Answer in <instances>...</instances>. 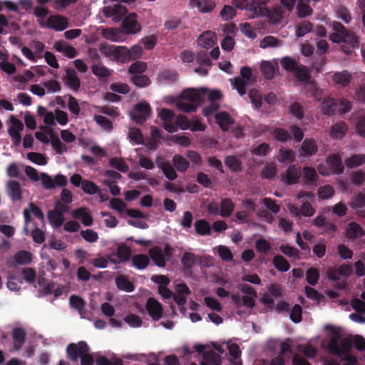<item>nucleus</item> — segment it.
Wrapping results in <instances>:
<instances>
[{"label": "nucleus", "instance_id": "nucleus-1", "mask_svg": "<svg viewBox=\"0 0 365 365\" xmlns=\"http://www.w3.org/2000/svg\"><path fill=\"white\" fill-rule=\"evenodd\" d=\"M266 0H232L233 6L240 9H245L250 12L249 19L265 16L269 14V10L264 6Z\"/></svg>", "mask_w": 365, "mask_h": 365}, {"label": "nucleus", "instance_id": "nucleus-2", "mask_svg": "<svg viewBox=\"0 0 365 365\" xmlns=\"http://www.w3.org/2000/svg\"><path fill=\"white\" fill-rule=\"evenodd\" d=\"M331 26L334 32L331 34L329 39L334 43H345L352 48H358L359 41L358 37L348 31L340 22L333 21Z\"/></svg>", "mask_w": 365, "mask_h": 365}, {"label": "nucleus", "instance_id": "nucleus-3", "mask_svg": "<svg viewBox=\"0 0 365 365\" xmlns=\"http://www.w3.org/2000/svg\"><path fill=\"white\" fill-rule=\"evenodd\" d=\"M151 113V107L147 102H140L136 103L130 115L131 119L135 123L142 125L143 124Z\"/></svg>", "mask_w": 365, "mask_h": 365}, {"label": "nucleus", "instance_id": "nucleus-4", "mask_svg": "<svg viewBox=\"0 0 365 365\" xmlns=\"http://www.w3.org/2000/svg\"><path fill=\"white\" fill-rule=\"evenodd\" d=\"M89 351V346L84 341L77 344L71 343L66 347L67 357L73 362H77L78 359L83 357Z\"/></svg>", "mask_w": 365, "mask_h": 365}, {"label": "nucleus", "instance_id": "nucleus-5", "mask_svg": "<svg viewBox=\"0 0 365 365\" xmlns=\"http://www.w3.org/2000/svg\"><path fill=\"white\" fill-rule=\"evenodd\" d=\"M324 329L329 331L331 337L327 344V349L329 353L334 355H340L341 353V349L338 344V341L341 336V329L336 327L331 324H326Z\"/></svg>", "mask_w": 365, "mask_h": 365}, {"label": "nucleus", "instance_id": "nucleus-6", "mask_svg": "<svg viewBox=\"0 0 365 365\" xmlns=\"http://www.w3.org/2000/svg\"><path fill=\"white\" fill-rule=\"evenodd\" d=\"M39 24L41 27H46L57 31H63L68 27L67 18L60 14L51 15L47 19L46 22L42 20L39 21Z\"/></svg>", "mask_w": 365, "mask_h": 365}, {"label": "nucleus", "instance_id": "nucleus-7", "mask_svg": "<svg viewBox=\"0 0 365 365\" xmlns=\"http://www.w3.org/2000/svg\"><path fill=\"white\" fill-rule=\"evenodd\" d=\"M327 163L331 171H323L322 168L319 167V172L321 175L326 176L329 175L330 173L332 174L339 175L344 172V167L339 154H332L329 155L327 159Z\"/></svg>", "mask_w": 365, "mask_h": 365}, {"label": "nucleus", "instance_id": "nucleus-8", "mask_svg": "<svg viewBox=\"0 0 365 365\" xmlns=\"http://www.w3.org/2000/svg\"><path fill=\"white\" fill-rule=\"evenodd\" d=\"M207 93V90L202 88L200 91L195 88H187L181 93V98L184 100L189 101L190 103L200 106L205 101V96Z\"/></svg>", "mask_w": 365, "mask_h": 365}, {"label": "nucleus", "instance_id": "nucleus-9", "mask_svg": "<svg viewBox=\"0 0 365 365\" xmlns=\"http://www.w3.org/2000/svg\"><path fill=\"white\" fill-rule=\"evenodd\" d=\"M127 8L121 4L106 6L103 9V13L106 17H112L115 22L120 21L127 14Z\"/></svg>", "mask_w": 365, "mask_h": 365}, {"label": "nucleus", "instance_id": "nucleus-10", "mask_svg": "<svg viewBox=\"0 0 365 365\" xmlns=\"http://www.w3.org/2000/svg\"><path fill=\"white\" fill-rule=\"evenodd\" d=\"M122 26L125 34H135L141 30V26L137 21V14L130 13L124 18Z\"/></svg>", "mask_w": 365, "mask_h": 365}, {"label": "nucleus", "instance_id": "nucleus-11", "mask_svg": "<svg viewBox=\"0 0 365 365\" xmlns=\"http://www.w3.org/2000/svg\"><path fill=\"white\" fill-rule=\"evenodd\" d=\"M302 171L299 167L296 165H290L285 170L282 176V181L287 185H292L298 183Z\"/></svg>", "mask_w": 365, "mask_h": 365}, {"label": "nucleus", "instance_id": "nucleus-12", "mask_svg": "<svg viewBox=\"0 0 365 365\" xmlns=\"http://www.w3.org/2000/svg\"><path fill=\"white\" fill-rule=\"evenodd\" d=\"M146 309L148 314L155 321L159 320L163 315L162 304L155 298L150 297L146 302Z\"/></svg>", "mask_w": 365, "mask_h": 365}, {"label": "nucleus", "instance_id": "nucleus-13", "mask_svg": "<svg viewBox=\"0 0 365 365\" xmlns=\"http://www.w3.org/2000/svg\"><path fill=\"white\" fill-rule=\"evenodd\" d=\"M344 235L347 239L355 240L365 235V232L359 223L351 222L347 225Z\"/></svg>", "mask_w": 365, "mask_h": 365}, {"label": "nucleus", "instance_id": "nucleus-14", "mask_svg": "<svg viewBox=\"0 0 365 365\" xmlns=\"http://www.w3.org/2000/svg\"><path fill=\"white\" fill-rule=\"evenodd\" d=\"M41 129L49 135L51 145L58 154H62L67 151V146L61 141L57 135L54 134L53 130L51 127L44 126L42 127Z\"/></svg>", "mask_w": 365, "mask_h": 365}, {"label": "nucleus", "instance_id": "nucleus-15", "mask_svg": "<svg viewBox=\"0 0 365 365\" xmlns=\"http://www.w3.org/2000/svg\"><path fill=\"white\" fill-rule=\"evenodd\" d=\"M65 83L72 90L77 91L81 86L80 78L77 76L76 71L71 68H66V76L63 78Z\"/></svg>", "mask_w": 365, "mask_h": 365}, {"label": "nucleus", "instance_id": "nucleus-16", "mask_svg": "<svg viewBox=\"0 0 365 365\" xmlns=\"http://www.w3.org/2000/svg\"><path fill=\"white\" fill-rule=\"evenodd\" d=\"M293 73L297 81L307 83L311 85L314 84V81H310L312 78L311 71L306 66L299 64Z\"/></svg>", "mask_w": 365, "mask_h": 365}, {"label": "nucleus", "instance_id": "nucleus-17", "mask_svg": "<svg viewBox=\"0 0 365 365\" xmlns=\"http://www.w3.org/2000/svg\"><path fill=\"white\" fill-rule=\"evenodd\" d=\"M148 255L154 263L159 267H165L166 257L164 255L161 247L155 246L148 250Z\"/></svg>", "mask_w": 365, "mask_h": 365}, {"label": "nucleus", "instance_id": "nucleus-18", "mask_svg": "<svg viewBox=\"0 0 365 365\" xmlns=\"http://www.w3.org/2000/svg\"><path fill=\"white\" fill-rule=\"evenodd\" d=\"M215 120L216 123L222 131H227L230 126L235 123L234 119L225 111L217 113L215 115Z\"/></svg>", "mask_w": 365, "mask_h": 365}, {"label": "nucleus", "instance_id": "nucleus-19", "mask_svg": "<svg viewBox=\"0 0 365 365\" xmlns=\"http://www.w3.org/2000/svg\"><path fill=\"white\" fill-rule=\"evenodd\" d=\"M190 3L203 14L212 11L216 6L215 0H190Z\"/></svg>", "mask_w": 365, "mask_h": 365}, {"label": "nucleus", "instance_id": "nucleus-20", "mask_svg": "<svg viewBox=\"0 0 365 365\" xmlns=\"http://www.w3.org/2000/svg\"><path fill=\"white\" fill-rule=\"evenodd\" d=\"M301 150L302 151V157H309L317 153L318 147L313 138H305L302 144Z\"/></svg>", "mask_w": 365, "mask_h": 365}, {"label": "nucleus", "instance_id": "nucleus-21", "mask_svg": "<svg viewBox=\"0 0 365 365\" xmlns=\"http://www.w3.org/2000/svg\"><path fill=\"white\" fill-rule=\"evenodd\" d=\"M72 216L75 219H80L82 224L85 226H91L93 224V217L86 207H80L74 210L72 212Z\"/></svg>", "mask_w": 365, "mask_h": 365}, {"label": "nucleus", "instance_id": "nucleus-22", "mask_svg": "<svg viewBox=\"0 0 365 365\" xmlns=\"http://www.w3.org/2000/svg\"><path fill=\"white\" fill-rule=\"evenodd\" d=\"M338 101L333 98H325L322 103V110L324 114L334 115L338 109Z\"/></svg>", "mask_w": 365, "mask_h": 365}, {"label": "nucleus", "instance_id": "nucleus-23", "mask_svg": "<svg viewBox=\"0 0 365 365\" xmlns=\"http://www.w3.org/2000/svg\"><path fill=\"white\" fill-rule=\"evenodd\" d=\"M200 365H221L222 357L213 350L204 352Z\"/></svg>", "mask_w": 365, "mask_h": 365}, {"label": "nucleus", "instance_id": "nucleus-24", "mask_svg": "<svg viewBox=\"0 0 365 365\" xmlns=\"http://www.w3.org/2000/svg\"><path fill=\"white\" fill-rule=\"evenodd\" d=\"M26 332L22 327H15L13 329L12 338L14 347L16 350L21 348L26 341Z\"/></svg>", "mask_w": 365, "mask_h": 365}, {"label": "nucleus", "instance_id": "nucleus-25", "mask_svg": "<svg viewBox=\"0 0 365 365\" xmlns=\"http://www.w3.org/2000/svg\"><path fill=\"white\" fill-rule=\"evenodd\" d=\"M9 195L13 201L20 200L22 197L21 187L19 182L10 180L7 182Z\"/></svg>", "mask_w": 365, "mask_h": 365}, {"label": "nucleus", "instance_id": "nucleus-26", "mask_svg": "<svg viewBox=\"0 0 365 365\" xmlns=\"http://www.w3.org/2000/svg\"><path fill=\"white\" fill-rule=\"evenodd\" d=\"M333 81L341 87H346L351 82L352 76L347 71L336 72L332 76Z\"/></svg>", "mask_w": 365, "mask_h": 365}, {"label": "nucleus", "instance_id": "nucleus-27", "mask_svg": "<svg viewBox=\"0 0 365 365\" xmlns=\"http://www.w3.org/2000/svg\"><path fill=\"white\" fill-rule=\"evenodd\" d=\"M194 225L195 232L200 236L210 235L212 234L211 226L205 219L196 220Z\"/></svg>", "mask_w": 365, "mask_h": 365}, {"label": "nucleus", "instance_id": "nucleus-28", "mask_svg": "<svg viewBox=\"0 0 365 365\" xmlns=\"http://www.w3.org/2000/svg\"><path fill=\"white\" fill-rule=\"evenodd\" d=\"M115 284L118 289L125 291L127 292H133L135 289L134 284L130 282L124 275H119L115 278Z\"/></svg>", "mask_w": 365, "mask_h": 365}, {"label": "nucleus", "instance_id": "nucleus-29", "mask_svg": "<svg viewBox=\"0 0 365 365\" xmlns=\"http://www.w3.org/2000/svg\"><path fill=\"white\" fill-rule=\"evenodd\" d=\"M235 208V204L230 198H223L220 202V215L223 217L231 215Z\"/></svg>", "mask_w": 365, "mask_h": 365}, {"label": "nucleus", "instance_id": "nucleus-30", "mask_svg": "<svg viewBox=\"0 0 365 365\" xmlns=\"http://www.w3.org/2000/svg\"><path fill=\"white\" fill-rule=\"evenodd\" d=\"M344 163L346 167L353 168L360 166L365 163L364 154H354L344 160Z\"/></svg>", "mask_w": 365, "mask_h": 365}, {"label": "nucleus", "instance_id": "nucleus-31", "mask_svg": "<svg viewBox=\"0 0 365 365\" xmlns=\"http://www.w3.org/2000/svg\"><path fill=\"white\" fill-rule=\"evenodd\" d=\"M172 161L174 167L180 173L185 172L190 166L189 161L179 154L175 155L173 157Z\"/></svg>", "mask_w": 365, "mask_h": 365}, {"label": "nucleus", "instance_id": "nucleus-32", "mask_svg": "<svg viewBox=\"0 0 365 365\" xmlns=\"http://www.w3.org/2000/svg\"><path fill=\"white\" fill-rule=\"evenodd\" d=\"M91 71L96 76L101 80L106 79L111 74L110 70L100 63L93 64L91 66Z\"/></svg>", "mask_w": 365, "mask_h": 365}, {"label": "nucleus", "instance_id": "nucleus-33", "mask_svg": "<svg viewBox=\"0 0 365 365\" xmlns=\"http://www.w3.org/2000/svg\"><path fill=\"white\" fill-rule=\"evenodd\" d=\"M48 219L53 227H59L64 222V215L57 210H49L48 212Z\"/></svg>", "mask_w": 365, "mask_h": 365}, {"label": "nucleus", "instance_id": "nucleus-34", "mask_svg": "<svg viewBox=\"0 0 365 365\" xmlns=\"http://www.w3.org/2000/svg\"><path fill=\"white\" fill-rule=\"evenodd\" d=\"M149 257L143 254H138L133 257L132 264L138 269H144L149 264Z\"/></svg>", "mask_w": 365, "mask_h": 365}, {"label": "nucleus", "instance_id": "nucleus-35", "mask_svg": "<svg viewBox=\"0 0 365 365\" xmlns=\"http://www.w3.org/2000/svg\"><path fill=\"white\" fill-rule=\"evenodd\" d=\"M130 81L138 88H145L151 83L150 78L143 74L132 75L130 76Z\"/></svg>", "mask_w": 365, "mask_h": 365}, {"label": "nucleus", "instance_id": "nucleus-36", "mask_svg": "<svg viewBox=\"0 0 365 365\" xmlns=\"http://www.w3.org/2000/svg\"><path fill=\"white\" fill-rule=\"evenodd\" d=\"M272 262L274 267L280 272H287L290 269L289 262L280 255L274 256Z\"/></svg>", "mask_w": 365, "mask_h": 365}, {"label": "nucleus", "instance_id": "nucleus-37", "mask_svg": "<svg viewBox=\"0 0 365 365\" xmlns=\"http://www.w3.org/2000/svg\"><path fill=\"white\" fill-rule=\"evenodd\" d=\"M260 70L265 78L272 79L275 75L276 68L270 61H264L260 64Z\"/></svg>", "mask_w": 365, "mask_h": 365}, {"label": "nucleus", "instance_id": "nucleus-38", "mask_svg": "<svg viewBox=\"0 0 365 365\" xmlns=\"http://www.w3.org/2000/svg\"><path fill=\"white\" fill-rule=\"evenodd\" d=\"M277 159L280 163H292L295 160V153L291 149L280 148Z\"/></svg>", "mask_w": 365, "mask_h": 365}, {"label": "nucleus", "instance_id": "nucleus-39", "mask_svg": "<svg viewBox=\"0 0 365 365\" xmlns=\"http://www.w3.org/2000/svg\"><path fill=\"white\" fill-rule=\"evenodd\" d=\"M225 164L231 171L238 172L242 170V163L234 155L227 156L225 159Z\"/></svg>", "mask_w": 365, "mask_h": 365}, {"label": "nucleus", "instance_id": "nucleus-40", "mask_svg": "<svg viewBox=\"0 0 365 365\" xmlns=\"http://www.w3.org/2000/svg\"><path fill=\"white\" fill-rule=\"evenodd\" d=\"M130 53L128 48L125 46H117L114 58L120 62L125 63L130 61Z\"/></svg>", "mask_w": 365, "mask_h": 365}, {"label": "nucleus", "instance_id": "nucleus-41", "mask_svg": "<svg viewBox=\"0 0 365 365\" xmlns=\"http://www.w3.org/2000/svg\"><path fill=\"white\" fill-rule=\"evenodd\" d=\"M14 260L18 264H28L32 260V255L28 251H18L14 255Z\"/></svg>", "mask_w": 365, "mask_h": 365}, {"label": "nucleus", "instance_id": "nucleus-42", "mask_svg": "<svg viewBox=\"0 0 365 365\" xmlns=\"http://www.w3.org/2000/svg\"><path fill=\"white\" fill-rule=\"evenodd\" d=\"M195 262V256L192 252H185L181 258V263L182 264L185 270L186 271L190 270Z\"/></svg>", "mask_w": 365, "mask_h": 365}, {"label": "nucleus", "instance_id": "nucleus-43", "mask_svg": "<svg viewBox=\"0 0 365 365\" xmlns=\"http://www.w3.org/2000/svg\"><path fill=\"white\" fill-rule=\"evenodd\" d=\"M347 129L346 123L343 121L336 123L331 128L332 135L334 138H341L345 135Z\"/></svg>", "mask_w": 365, "mask_h": 365}, {"label": "nucleus", "instance_id": "nucleus-44", "mask_svg": "<svg viewBox=\"0 0 365 365\" xmlns=\"http://www.w3.org/2000/svg\"><path fill=\"white\" fill-rule=\"evenodd\" d=\"M319 279V272L315 267H310L306 272V280L309 284L314 286Z\"/></svg>", "mask_w": 365, "mask_h": 365}, {"label": "nucleus", "instance_id": "nucleus-45", "mask_svg": "<svg viewBox=\"0 0 365 365\" xmlns=\"http://www.w3.org/2000/svg\"><path fill=\"white\" fill-rule=\"evenodd\" d=\"M69 303L72 308L76 309L79 314L82 313L86 306V302L79 296L71 295L69 298Z\"/></svg>", "mask_w": 365, "mask_h": 365}, {"label": "nucleus", "instance_id": "nucleus-46", "mask_svg": "<svg viewBox=\"0 0 365 365\" xmlns=\"http://www.w3.org/2000/svg\"><path fill=\"white\" fill-rule=\"evenodd\" d=\"M276 165L273 163H267L261 171V177L264 179L270 180L277 174Z\"/></svg>", "mask_w": 365, "mask_h": 365}, {"label": "nucleus", "instance_id": "nucleus-47", "mask_svg": "<svg viewBox=\"0 0 365 365\" xmlns=\"http://www.w3.org/2000/svg\"><path fill=\"white\" fill-rule=\"evenodd\" d=\"M195 60L201 66L210 67L212 65L209 57V54L206 51H201L198 52L195 56Z\"/></svg>", "mask_w": 365, "mask_h": 365}, {"label": "nucleus", "instance_id": "nucleus-48", "mask_svg": "<svg viewBox=\"0 0 365 365\" xmlns=\"http://www.w3.org/2000/svg\"><path fill=\"white\" fill-rule=\"evenodd\" d=\"M282 68L289 72L294 73L299 65L295 60L289 56L284 57L281 61Z\"/></svg>", "mask_w": 365, "mask_h": 365}, {"label": "nucleus", "instance_id": "nucleus-49", "mask_svg": "<svg viewBox=\"0 0 365 365\" xmlns=\"http://www.w3.org/2000/svg\"><path fill=\"white\" fill-rule=\"evenodd\" d=\"M248 96L255 108H261L262 105V98L258 90L255 88L251 89L249 91Z\"/></svg>", "mask_w": 365, "mask_h": 365}, {"label": "nucleus", "instance_id": "nucleus-50", "mask_svg": "<svg viewBox=\"0 0 365 365\" xmlns=\"http://www.w3.org/2000/svg\"><path fill=\"white\" fill-rule=\"evenodd\" d=\"M27 158L32 163L39 165H45L47 163V160L45 155L39 153H28Z\"/></svg>", "mask_w": 365, "mask_h": 365}, {"label": "nucleus", "instance_id": "nucleus-51", "mask_svg": "<svg viewBox=\"0 0 365 365\" xmlns=\"http://www.w3.org/2000/svg\"><path fill=\"white\" fill-rule=\"evenodd\" d=\"M128 137L137 145H142L143 143V135L139 128H130L128 132Z\"/></svg>", "mask_w": 365, "mask_h": 365}, {"label": "nucleus", "instance_id": "nucleus-52", "mask_svg": "<svg viewBox=\"0 0 365 365\" xmlns=\"http://www.w3.org/2000/svg\"><path fill=\"white\" fill-rule=\"evenodd\" d=\"M109 163L110 166L122 173H126L129 170L128 165L121 158H112L110 159Z\"/></svg>", "mask_w": 365, "mask_h": 365}, {"label": "nucleus", "instance_id": "nucleus-53", "mask_svg": "<svg viewBox=\"0 0 365 365\" xmlns=\"http://www.w3.org/2000/svg\"><path fill=\"white\" fill-rule=\"evenodd\" d=\"M297 16L299 18H305L308 16H310L313 12L311 6L308 4L304 2L298 3L297 6Z\"/></svg>", "mask_w": 365, "mask_h": 365}, {"label": "nucleus", "instance_id": "nucleus-54", "mask_svg": "<svg viewBox=\"0 0 365 365\" xmlns=\"http://www.w3.org/2000/svg\"><path fill=\"white\" fill-rule=\"evenodd\" d=\"M160 168L162 170L167 179L170 180H174L177 178L178 175L170 163H166L162 165H160Z\"/></svg>", "mask_w": 365, "mask_h": 365}, {"label": "nucleus", "instance_id": "nucleus-55", "mask_svg": "<svg viewBox=\"0 0 365 365\" xmlns=\"http://www.w3.org/2000/svg\"><path fill=\"white\" fill-rule=\"evenodd\" d=\"M337 18L342 20L345 24H349L351 21V15L349 10L344 6H339L336 9Z\"/></svg>", "mask_w": 365, "mask_h": 365}, {"label": "nucleus", "instance_id": "nucleus-56", "mask_svg": "<svg viewBox=\"0 0 365 365\" xmlns=\"http://www.w3.org/2000/svg\"><path fill=\"white\" fill-rule=\"evenodd\" d=\"M147 69V65L142 61H135L128 68V73L132 75L142 74Z\"/></svg>", "mask_w": 365, "mask_h": 365}, {"label": "nucleus", "instance_id": "nucleus-57", "mask_svg": "<svg viewBox=\"0 0 365 365\" xmlns=\"http://www.w3.org/2000/svg\"><path fill=\"white\" fill-rule=\"evenodd\" d=\"M279 249L284 255L294 259H298L299 257L300 252L297 249L290 246L289 244L282 245L279 247Z\"/></svg>", "mask_w": 365, "mask_h": 365}, {"label": "nucleus", "instance_id": "nucleus-58", "mask_svg": "<svg viewBox=\"0 0 365 365\" xmlns=\"http://www.w3.org/2000/svg\"><path fill=\"white\" fill-rule=\"evenodd\" d=\"M272 134L274 138L280 142H287L292 138L289 133L284 128H277L273 130Z\"/></svg>", "mask_w": 365, "mask_h": 365}, {"label": "nucleus", "instance_id": "nucleus-59", "mask_svg": "<svg viewBox=\"0 0 365 365\" xmlns=\"http://www.w3.org/2000/svg\"><path fill=\"white\" fill-rule=\"evenodd\" d=\"M130 250L125 245H120L117 248L116 255L120 262H126L130 257Z\"/></svg>", "mask_w": 365, "mask_h": 365}, {"label": "nucleus", "instance_id": "nucleus-60", "mask_svg": "<svg viewBox=\"0 0 365 365\" xmlns=\"http://www.w3.org/2000/svg\"><path fill=\"white\" fill-rule=\"evenodd\" d=\"M270 151V146L267 143H262L251 150V154L256 156H265Z\"/></svg>", "mask_w": 365, "mask_h": 365}, {"label": "nucleus", "instance_id": "nucleus-61", "mask_svg": "<svg viewBox=\"0 0 365 365\" xmlns=\"http://www.w3.org/2000/svg\"><path fill=\"white\" fill-rule=\"evenodd\" d=\"M160 76L161 80L168 83H175L178 80V73L175 71H164Z\"/></svg>", "mask_w": 365, "mask_h": 365}, {"label": "nucleus", "instance_id": "nucleus-62", "mask_svg": "<svg viewBox=\"0 0 365 365\" xmlns=\"http://www.w3.org/2000/svg\"><path fill=\"white\" fill-rule=\"evenodd\" d=\"M82 190L84 192L93 195L98 192V187L92 181L83 180L81 185Z\"/></svg>", "mask_w": 365, "mask_h": 365}, {"label": "nucleus", "instance_id": "nucleus-63", "mask_svg": "<svg viewBox=\"0 0 365 365\" xmlns=\"http://www.w3.org/2000/svg\"><path fill=\"white\" fill-rule=\"evenodd\" d=\"M94 120L106 130L110 131L113 129L111 120L105 116L96 115H94Z\"/></svg>", "mask_w": 365, "mask_h": 365}, {"label": "nucleus", "instance_id": "nucleus-64", "mask_svg": "<svg viewBox=\"0 0 365 365\" xmlns=\"http://www.w3.org/2000/svg\"><path fill=\"white\" fill-rule=\"evenodd\" d=\"M312 27L313 25L311 22L304 21L297 27L296 30V35L298 37H302L312 31Z\"/></svg>", "mask_w": 365, "mask_h": 365}]
</instances>
